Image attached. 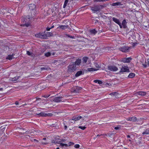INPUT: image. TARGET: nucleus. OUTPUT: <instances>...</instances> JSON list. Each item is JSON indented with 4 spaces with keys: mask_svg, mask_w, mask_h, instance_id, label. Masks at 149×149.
<instances>
[{
    "mask_svg": "<svg viewBox=\"0 0 149 149\" xmlns=\"http://www.w3.org/2000/svg\"><path fill=\"white\" fill-rule=\"evenodd\" d=\"M98 81V80H95L94 81V82L95 83H97Z\"/></svg>",
    "mask_w": 149,
    "mask_h": 149,
    "instance_id": "nucleus-54",
    "label": "nucleus"
},
{
    "mask_svg": "<svg viewBox=\"0 0 149 149\" xmlns=\"http://www.w3.org/2000/svg\"><path fill=\"white\" fill-rule=\"evenodd\" d=\"M130 70L128 67L124 66L122 67L121 68L120 71L119 72V74H122L124 72H129Z\"/></svg>",
    "mask_w": 149,
    "mask_h": 149,
    "instance_id": "nucleus-6",
    "label": "nucleus"
},
{
    "mask_svg": "<svg viewBox=\"0 0 149 149\" xmlns=\"http://www.w3.org/2000/svg\"><path fill=\"white\" fill-rule=\"evenodd\" d=\"M110 94V95H113L114 96H115V97H116L117 95L118 94V93H117L116 92H113V93H111V94Z\"/></svg>",
    "mask_w": 149,
    "mask_h": 149,
    "instance_id": "nucleus-33",
    "label": "nucleus"
},
{
    "mask_svg": "<svg viewBox=\"0 0 149 149\" xmlns=\"http://www.w3.org/2000/svg\"><path fill=\"white\" fill-rule=\"evenodd\" d=\"M147 64L149 66V59L147 60Z\"/></svg>",
    "mask_w": 149,
    "mask_h": 149,
    "instance_id": "nucleus-58",
    "label": "nucleus"
},
{
    "mask_svg": "<svg viewBox=\"0 0 149 149\" xmlns=\"http://www.w3.org/2000/svg\"><path fill=\"white\" fill-rule=\"evenodd\" d=\"M74 143L73 142H69V143H68V146H70L71 145H73L74 144Z\"/></svg>",
    "mask_w": 149,
    "mask_h": 149,
    "instance_id": "nucleus-39",
    "label": "nucleus"
},
{
    "mask_svg": "<svg viewBox=\"0 0 149 149\" xmlns=\"http://www.w3.org/2000/svg\"><path fill=\"white\" fill-rule=\"evenodd\" d=\"M15 104L16 105H17V104H19V103H18V102L17 101H16V102H15Z\"/></svg>",
    "mask_w": 149,
    "mask_h": 149,
    "instance_id": "nucleus-60",
    "label": "nucleus"
},
{
    "mask_svg": "<svg viewBox=\"0 0 149 149\" xmlns=\"http://www.w3.org/2000/svg\"><path fill=\"white\" fill-rule=\"evenodd\" d=\"M39 116L41 117H48L51 116L53 115L52 113H45L44 112H42L37 114Z\"/></svg>",
    "mask_w": 149,
    "mask_h": 149,
    "instance_id": "nucleus-5",
    "label": "nucleus"
},
{
    "mask_svg": "<svg viewBox=\"0 0 149 149\" xmlns=\"http://www.w3.org/2000/svg\"><path fill=\"white\" fill-rule=\"evenodd\" d=\"M68 26L67 25H61L58 26V28H59L63 29H65L68 27Z\"/></svg>",
    "mask_w": 149,
    "mask_h": 149,
    "instance_id": "nucleus-23",
    "label": "nucleus"
},
{
    "mask_svg": "<svg viewBox=\"0 0 149 149\" xmlns=\"http://www.w3.org/2000/svg\"><path fill=\"white\" fill-rule=\"evenodd\" d=\"M130 47L128 46H123L119 48L120 51L124 52H128Z\"/></svg>",
    "mask_w": 149,
    "mask_h": 149,
    "instance_id": "nucleus-7",
    "label": "nucleus"
},
{
    "mask_svg": "<svg viewBox=\"0 0 149 149\" xmlns=\"http://www.w3.org/2000/svg\"><path fill=\"white\" fill-rule=\"evenodd\" d=\"M135 76V74L133 73H130L128 76V77L130 78H133Z\"/></svg>",
    "mask_w": 149,
    "mask_h": 149,
    "instance_id": "nucleus-24",
    "label": "nucleus"
},
{
    "mask_svg": "<svg viewBox=\"0 0 149 149\" xmlns=\"http://www.w3.org/2000/svg\"><path fill=\"white\" fill-rule=\"evenodd\" d=\"M83 72L81 70L78 71L75 75V76L77 77L82 74Z\"/></svg>",
    "mask_w": 149,
    "mask_h": 149,
    "instance_id": "nucleus-20",
    "label": "nucleus"
},
{
    "mask_svg": "<svg viewBox=\"0 0 149 149\" xmlns=\"http://www.w3.org/2000/svg\"><path fill=\"white\" fill-rule=\"evenodd\" d=\"M29 10L31 13V17H34L35 15L37 13V11L36 10V6L33 4H31L29 5Z\"/></svg>",
    "mask_w": 149,
    "mask_h": 149,
    "instance_id": "nucleus-1",
    "label": "nucleus"
},
{
    "mask_svg": "<svg viewBox=\"0 0 149 149\" xmlns=\"http://www.w3.org/2000/svg\"><path fill=\"white\" fill-rule=\"evenodd\" d=\"M142 65L143 66L144 68H146L147 67V65L146 64H143Z\"/></svg>",
    "mask_w": 149,
    "mask_h": 149,
    "instance_id": "nucleus-49",
    "label": "nucleus"
},
{
    "mask_svg": "<svg viewBox=\"0 0 149 149\" xmlns=\"http://www.w3.org/2000/svg\"><path fill=\"white\" fill-rule=\"evenodd\" d=\"M99 7L100 8V10L101 9H103V8L106 7V6L105 5H98Z\"/></svg>",
    "mask_w": 149,
    "mask_h": 149,
    "instance_id": "nucleus-32",
    "label": "nucleus"
},
{
    "mask_svg": "<svg viewBox=\"0 0 149 149\" xmlns=\"http://www.w3.org/2000/svg\"><path fill=\"white\" fill-rule=\"evenodd\" d=\"M99 21L98 20L96 19V20H95V23H97L99 22Z\"/></svg>",
    "mask_w": 149,
    "mask_h": 149,
    "instance_id": "nucleus-55",
    "label": "nucleus"
},
{
    "mask_svg": "<svg viewBox=\"0 0 149 149\" xmlns=\"http://www.w3.org/2000/svg\"><path fill=\"white\" fill-rule=\"evenodd\" d=\"M66 35L67 36H68V37H69V38H70V35H69V34H66Z\"/></svg>",
    "mask_w": 149,
    "mask_h": 149,
    "instance_id": "nucleus-59",
    "label": "nucleus"
},
{
    "mask_svg": "<svg viewBox=\"0 0 149 149\" xmlns=\"http://www.w3.org/2000/svg\"><path fill=\"white\" fill-rule=\"evenodd\" d=\"M143 134H149V129H147L145 131L143 132L142 133Z\"/></svg>",
    "mask_w": 149,
    "mask_h": 149,
    "instance_id": "nucleus-27",
    "label": "nucleus"
},
{
    "mask_svg": "<svg viewBox=\"0 0 149 149\" xmlns=\"http://www.w3.org/2000/svg\"><path fill=\"white\" fill-rule=\"evenodd\" d=\"M113 134H113V133H111V134H108V135L109 136L111 137L113 135Z\"/></svg>",
    "mask_w": 149,
    "mask_h": 149,
    "instance_id": "nucleus-43",
    "label": "nucleus"
},
{
    "mask_svg": "<svg viewBox=\"0 0 149 149\" xmlns=\"http://www.w3.org/2000/svg\"><path fill=\"white\" fill-rule=\"evenodd\" d=\"M77 70L75 65L72 63V64L69 65L68 67V72H72Z\"/></svg>",
    "mask_w": 149,
    "mask_h": 149,
    "instance_id": "nucleus-3",
    "label": "nucleus"
},
{
    "mask_svg": "<svg viewBox=\"0 0 149 149\" xmlns=\"http://www.w3.org/2000/svg\"><path fill=\"white\" fill-rule=\"evenodd\" d=\"M132 58L131 57H128L126 58H124L122 59L121 62L124 63H129Z\"/></svg>",
    "mask_w": 149,
    "mask_h": 149,
    "instance_id": "nucleus-11",
    "label": "nucleus"
},
{
    "mask_svg": "<svg viewBox=\"0 0 149 149\" xmlns=\"http://www.w3.org/2000/svg\"><path fill=\"white\" fill-rule=\"evenodd\" d=\"M35 36L37 38H39L42 39H47L46 36L43 33H39L35 35Z\"/></svg>",
    "mask_w": 149,
    "mask_h": 149,
    "instance_id": "nucleus-4",
    "label": "nucleus"
},
{
    "mask_svg": "<svg viewBox=\"0 0 149 149\" xmlns=\"http://www.w3.org/2000/svg\"><path fill=\"white\" fill-rule=\"evenodd\" d=\"M89 32L91 35H94L97 33V31L95 29H93L90 30Z\"/></svg>",
    "mask_w": 149,
    "mask_h": 149,
    "instance_id": "nucleus-13",
    "label": "nucleus"
},
{
    "mask_svg": "<svg viewBox=\"0 0 149 149\" xmlns=\"http://www.w3.org/2000/svg\"><path fill=\"white\" fill-rule=\"evenodd\" d=\"M127 137L128 138H130V136L129 135H127Z\"/></svg>",
    "mask_w": 149,
    "mask_h": 149,
    "instance_id": "nucleus-64",
    "label": "nucleus"
},
{
    "mask_svg": "<svg viewBox=\"0 0 149 149\" xmlns=\"http://www.w3.org/2000/svg\"><path fill=\"white\" fill-rule=\"evenodd\" d=\"M88 59V58L87 57H84L82 58L83 62L84 63H86Z\"/></svg>",
    "mask_w": 149,
    "mask_h": 149,
    "instance_id": "nucleus-26",
    "label": "nucleus"
},
{
    "mask_svg": "<svg viewBox=\"0 0 149 149\" xmlns=\"http://www.w3.org/2000/svg\"><path fill=\"white\" fill-rule=\"evenodd\" d=\"M88 70L89 72L97 71L98 70V69L94 68H90L88 69Z\"/></svg>",
    "mask_w": 149,
    "mask_h": 149,
    "instance_id": "nucleus-25",
    "label": "nucleus"
},
{
    "mask_svg": "<svg viewBox=\"0 0 149 149\" xmlns=\"http://www.w3.org/2000/svg\"><path fill=\"white\" fill-rule=\"evenodd\" d=\"M41 132V131H38V130H34L33 131V132H33V133L35 134H37V133H40V132Z\"/></svg>",
    "mask_w": 149,
    "mask_h": 149,
    "instance_id": "nucleus-35",
    "label": "nucleus"
},
{
    "mask_svg": "<svg viewBox=\"0 0 149 149\" xmlns=\"http://www.w3.org/2000/svg\"><path fill=\"white\" fill-rule=\"evenodd\" d=\"M74 147L76 148H78L80 147V146L79 144H77L74 146Z\"/></svg>",
    "mask_w": 149,
    "mask_h": 149,
    "instance_id": "nucleus-40",
    "label": "nucleus"
},
{
    "mask_svg": "<svg viewBox=\"0 0 149 149\" xmlns=\"http://www.w3.org/2000/svg\"><path fill=\"white\" fill-rule=\"evenodd\" d=\"M51 54L49 52H48L45 54V55L46 57H49L51 56Z\"/></svg>",
    "mask_w": 149,
    "mask_h": 149,
    "instance_id": "nucleus-34",
    "label": "nucleus"
},
{
    "mask_svg": "<svg viewBox=\"0 0 149 149\" xmlns=\"http://www.w3.org/2000/svg\"><path fill=\"white\" fill-rule=\"evenodd\" d=\"M91 10L92 11H94V13L96 12L100 11V8H99L98 5H95L93 7H91Z\"/></svg>",
    "mask_w": 149,
    "mask_h": 149,
    "instance_id": "nucleus-9",
    "label": "nucleus"
},
{
    "mask_svg": "<svg viewBox=\"0 0 149 149\" xmlns=\"http://www.w3.org/2000/svg\"><path fill=\"white\" fill-rule=\"evenodd\" d=\"M54 25H52V26H51V27H50V28H51V29H52V28H54Z\"/></svg>",
    "mask_w": 149,
    "mask_h": 149,
    "instance_id": "nucleus-62",
    "label": "nucleus"
},
{
    "mask_svg": "<svg viewBox=\"0 0 149 149\" xmlns=\"http://www.w3.org/2000/svg\"><path fill=\"white\" fill-rule=\"evenodd\" d=\"M122 25L123 26V28H125L127 27L126 24L127 22L125 19H124L122 22Z\"/></svg>",
    "mask_w": 149,
    "mask_h": 149,
    "instance_id": "nucleus-22",
    "label": "nucleus"
},
{
    "mask_svg": "<svg viewBox=\"0 0 149 149\" xmlns=\"http://www.w3.org/2000/svg\"><path fill=\"white\" fill-rule=\"evenodd\" d=\"M122 5L120 2H117L115 3H113L111 5L112 6H119Z\"/></svg>",
    "mask_w": 149,
    "mask_h": 149,
    "instance_id": "nucleus-21",
    "label": "nucleus"
},
{
    "mask_svg": "<svg viewBox=\"0 0 149 149\" xmlns=\"http://www.w3.org/2000/svg\"><path fill=\"white\" fill-rule=\"evenodd\" d=\"M31 17V15H29V16H26L22 18V21L23 23H25L24 25L26 27H28L29 26L30 24V18Z\"/></svg>",
    "mask_w": 149,
    "mask_h": 149,
    "instance_id": "nucleus-2",
    "label": "nucleus"
},
{
    "mask_svg": "<svg viewBox=\"0 0 149 149\" xmlns=\"http://www.w3.org/2000/svg\"><path fill=\"white\" fill-rule=\"evenodd\" d=\"M19 78L18 76H16L14 78H13L11 79V81H16Z\"/></svg>",
    "mask_w": 149,
    "mask_h": 149,
    "instance_id": "nucleus-30",
    "label": "nucleus"
},
{
    "mask_svg": "<svg viewBox=\"0 0 149 149\" xmlns=\"http://www.w3.org/2000/svg\"><path fill=\"white\" fill-rule=\"evenodd\" d=\"M119 128H120V127L119 126L115 127L114 128V129L115 130H118V129H119Z\"/></svg>",
    "mask_w": 149,
    "mask_h": 149,
    "instance_id": "nucleus-52",
    "label": "nucleus"
},
{
    "mask_svg": "<svg viewBox=\"0 0 149 149\" xmlns=\"http://www.w3.org/2000/svg\"><path fill=\"white\" fill-rule=\"evenodd\" d=\"M51 29L50 28V27H47V28H46V30L47 31H49L50 29Z\"/></svg>",
    "mask_w": 149,
    "mask_h": 149,
    "instance_id": "nucleus-50",
    "label": "nucleus"
},
{
    "mask_svg": "<svg viewBox=\"0 0 149 149\" xmlns=\"http://www.w3.org/2000/svg\"><path fill=\"white\" fill-rule=\"evenodd\" d=\"M13 54H12V55H8L7 58V59L9 60H11L14 58L13 57Z\"/></svg>",
    "mask_w": 149,
    "mask_h": 149,
    "instance_id": "nucleus-29",
    "label": "nucleus"
},
{
    "mask_svg": "<svg viewBox=\"0 0 149 149\" xmlns=\"http://www.w3.org/2000/svg\"><path fill=\"white\" fill-rule=\"evenodd\" d=\"M120 26V28H122V24H121L120 22V24H118Z\"/></svg>",
    "mask_w": 149,
    "mask_h": 149,
    "instance_id": "nucleus-44",
    "label": "nucleus"
},
{
    "mask_svg": "<svg viewBox=\"0 0 149 149\" xmlns=\"http://www.w3.org/2000/svg\"><path fill=\"white\" fill-rule=\"evenodd\" d=\"M52 143H59L58 142H57V141H56V140H55V141H54V140H53L52 141Z\"/></svg>",
    "mask_w": 149,
    "mask_h": 149,
    "instance_id": "nucleus-46",
    "label": "nucleus"
},
{
    "mask_svg": "<svg viewBox=\"0 0 149 149\" xmlns=\"http://www.w3.org/2000/svg\"><path fill=\"white\" fill-rule=\"evenodd\" d=\"M104 136V134H100H100H98V135H97V136H96V137L97 136L99 137H100V136Z\"/></svg>",
    "mask_w": 149,
    "mask_h": 149,
    "instance_id": "nucleus-47",
    "label": "nucleus"
},
{
    "mask_svg": "<svg viewBox=\"0 0 149 149\" xmlns=\"http://www.w3.org/2000/svg\"><path fill=\"white\" fill-rule=\"evenodd\" d=\"M141 143V141H140V140H139L138 141H137L136 142V144L137 145L140 144Z\"/></svg>",
    "mask_w": 149,
    "mask_h": 149,
    "instance_id": "nucleus-45",
    "label": "nucleus"
},
{
    "mask_svg": "<svg viewBox=\"0 0 149 149\" xmlns=\"http://www.w3.org/2000/svg\"><path fill=\"white\" fill-rule=\"evenodd\" d=\"M81 89L82 88L81 87L77 86L73 88L72 92L76 93H79V91L81 90Z\"/></svg>",
    "mask_w": 149,
    "mask_h": 149,
    "instance_id": "nucleus-10",
    "label": "nucleus"
},
{
    "mask_svg": "<svg viewBox=\"0 0 149 149\" xmlns=\"http://www.w3.org/2000/svg\"><path fill=\"white\" fill-rule=\"evenodd\" d=\"M95 65L96 68H97L98 69L99 68H101V67L100 66V65L96 63L95 64Z\"/></svg>",
    "mask_w": 149,
    "mask_h": 149,
    "instance_id": "nucleus-37",
    "label": "nucleus"
},
{
    "mask_svg": "<svg viewBox=\"0 0 149 149\" xmlns=\"http://www.w3.org/2000/svg\"><path fill=\"white\" fill-rule=\"evenodd\" d=\"M41 70H49L50 68H41Z\"/></svg>",
    "mask_w": 149,
    "mask_h": 149,
    "instance_id": "nucleus-36",
    "label": "nucleus"
},
{
    "mask_svg": "<svg viewBox=\"0 0 149 149\" xmlns=\"http://www.w3.org/2000/svg\"><path fill=\"white\" fill-rule=\"evenodd\" d=\"M26 54L28 56H30L31 57L33 58H34L36 56H37V55L36 56V55H35L34 54L32 53L31 52L29 51H26Z\"/></svg>",
    "mask_w": 149,
    "mask_h": 149,
    "instance_id": "nucleus-14",
    "label": "nucleus"
},
{
    "mask_svg": "<svg viewBox=\"0 0 149 149\" xmlns=\"http://www.w3.org/2000/svg\"><path fill=\"white\" fill-rule=\"evenodd\" d=\"M136 94L144 96L146 94V93L143 91H139L136 93Z\"/></svg>",
    "mask_w": 149,
    "mask_h": 149,
    "instance_id": "nucleus-17",
    "label": "nucleus"
},
{
    "mask_svg": "<svg viewBox=\"0 0 149 149\" xmlns=\"http://www.w3.org/2000/svg\"><path fill=\"white\" fill-rule=\"evenodd\" d=\"M33 141H36L37 142H38V141L36 139H33Z\"/></svg>",
    "mask_w": 149,
    "mask_h": 149,
    "instance_id": "nucleus-61",
    "label": "nucleus"
},
{
    "mask_svg": "<svg viewBox=\"0 0 149 149\" xmlns=\"http://www.w3.org/2000/svg\"><path fill=\"white\" fill-rule=\"evenodd\" d=\"M60 146L61 147H63L64 146V143H60Z\"/></svg>",
    "mask_w": 149,
    "mask_h": 149,
    "instance_id": "nucleus-51",
    "label": "nucleus"
},
{
    "mask_svg": "<svg viewBox=\"0 0 149 149\" xmlns=\"http://www.w3.org/2000/svg\"><path fill=\"white\" fill-rule=\"evenodd\" d=\"M70 38L72 39H74V37L73 36H70Z\"/></svg>",
    "mask_w": 149,
    "mask_h": 149,
    "instance_id": "nucleus-57",
    "label": "nucleus"
},
{
    "mask_svg": "<svg viewBox=\"0 0 149 149\" xmlns=\"http://www.w3.org/2000/svg\"><path fill=\"white\" fill-rule=\"evenodd\" d=\"M108 70L112 71H116L118 70L117 67L114 65H110L108 67Z\"/></svg>",
    "mask_w": 149,
    "mask_h": 149,
    "instance_id": "nucleus-8",
    "label": "nucleus"
},
{
    "mask_svg": "<svg viewBox=\"0 0 149 149\" xmlns=\"http://www.w3.org/2000/svg\"><path fill=\"white\" fill-rule=\"evenodd\" d=\"M136 118L135 117H130L128 118V120H130V121L135 122L136 120Z\"/></svg>",
    "mask_w": 149,
    "mask_h": 149,
    "instance_id": "nucleus-19",
    "label": "nucleus"
},
{
    "mask_svg": "<svg viewBox=\"0 0 149 149\" xmlns=\"http://www.w3.org/2000/svg\"><path fill=\"white\" fill-rule=\"evenodd\" d=\"M64 146H65L66 147H67L68 146V144H65L64 143Z\"/></svg>",
    "mask_w": 149,
    "mask_h": 149,
    "instance_id": "nucleus-56",
    "label": "nucleus"
},
{
    "mask_svg": "<svg viewBox=\"0 0 149 149\" xmlns=\"http://www.w3.org/2000/svg\"><path fill=\"white\" fill-rule=\"evenodd\" d=\"M97 83L99 84H102V81H100V80H98V81L97 82Z\"/></svg>",
    "mask_w": 149,
    "mask_h": 149,
    "instance_id": "nucleus-48",
    "label": "nucleus"
},
{
    "mask_svg": "<svg viewBox=\"0 0 149 149\" xmlns=\"http://www.w3.org/2000/svg\"><path fill=\"white\" fill-rule=\"evenodd\" d=\"M64 127L65 129V130L67 128V126L65 125V123L64 124Z\"/></svg>",
    "mask_w": 149,
    "mask_h": 149,
    "instance_id": "nucleus-53",
    "label": "nucleus"
},
{
    "mask_svg": "<svg viewBox=\"0 0 149 149\" xmlns=\"http://www.w3.org/2000/svg\"><path fill=\"white\" fill-rule=\"evenodd\" d=\"M82 118V117L80 116H76L75 117H73L71 119V120L76 121L79 120L80 118Z\"/></svg>",
    "mask_w": 149,
    "mask_h": 149,
    "instance_id": "nucleus-15",
    "label": "nucleus"
},
{
    "mask_svg": "<svg viewBox=\"0 0 149 149\" xmlns=\"http://www.w3.org/2000/svg\"><path fill=\"white\" fill-rule=\"evenodd\" d=\"M68 1V0H65L64 2V4L63 6V8H65L66 7Z\"/></svg>",
    "mask_w": 149,
    "mask_h": 149,
    "instance_id": "nucleus-31",
    "label": "nucleus"
},
{
    "mask_svg": "<svg viewBox=\"0 0 149 149\" xmlns=\"http://www.w3.org/2000/svg\"><path fill=\"white\" fill-rule=\"evenodd\" d=\"M104 1V0H95L94 2H100V1Z\"/></svg>",
    "mask_w": 149,
    "mask_h": 149,
    "instance_id": "nucleus-42",
    "label": "nucleus"
},
{
    "mask_svg": "<svg viewBox=\"0 0 149 149\" xmlns=\"http://www.w3.org/2000/svg\"><path fill=\"white\" fill-rule=\"evenodd\" d=\"M50 95H44L42 96V97H43L45 98H47V97H49L50 96Z\"/></svg>",
    "mask_w": 149,
    "mask_h": 149,
    "instance_id": "nucleus-41",
    "label": "nucleus"
},
{
    "mask_svg": "<svg viewBox=\"0 0 149 149\" xmlns=\"http://www.w3.org/2000/svg\"><path fill=\"white\" fill-rule=\"evenodd\" d=\"M81 62V60L79 59H77L73 63V64L76 65H79Z\"/></svg>",
    "mask_w": 149,
    "mask_h": 149,
    "instance_id": "nucleus-16",
    "label": "nucleus"
},
{
    "mask_svg": "<svg viewBox=\"0 0 149 149\" xmlns=\"http://www.w3.org/2000/svg\"><path fill=\"white\" fill-rule=\"evenodd\" d=\"M46 36L47 39V37H49L50 36H52L53 35V34L51 32H48L47 33L45 34Z\"/></svg>",
    "mask_w": 149,
    "mask_h": 149,
    "instance_id": "nucleus-28",
    "label": "nucleus"
},
{
    "mask_svg": "<svg viewBox=\"0 0 149 149\" xmlns=\"http://www.w3.org/2000/svg\"><path fill=\"white\" fill-rule=\"evenodd\" d=\"M78 128L82 130H84L86 128V127L85 126L82 127L81 126H79Z\"/></svg>",
    "mask_w": 149,
    "mask_h": 149,
    "instance_id": "nucleus-38",
    "label": "nucleus"
},
{
    "mask_svg": "<svg viewBox=\"0 0 149 149\" xmlns=\"http://www.w3.org/2000/svg\"><path fill=\"white\" fill-rule=\"evenodd\" d=\"M112 20L113 22H115L118 24H120V20L119 19H118L114 17H113L112 18Z\"/></svg>",
    "mask_w": 149,
    "mask_h": 149,
    "instance_id": "nucleus-18",
    "label": "nucleus"
},
{
    "mask_svg": "<svg viewBox=\"0 0 149 149\" xmlns=\"http://www.w3.org/2000/svg\"><path fill=\"white\" fill-rule=\"evenodd\" d=\"M42 143L44 144V145H46V144H48V143H42Z\"/></svg>",
    "mask_w": 149,
    "mask_h": 149,
    "instance_id": "nucleus-63",
    "label": "nucleus"
},
{
    "mask_svg": "<svg viewBox=\"0 0 149 149\" xmlns=\"http://www.w3.org/2000/svg\"><path fill=\"white\" fill-rule=\"evenodd\" d=\"M62 97H55L53 101L54 102H58L61 101V99L62 98Z\"/></svg>",
    "mask_w": 149,
    "mask_h": 149,
    "instance_id": "nucleus-12",
    "label": "nucleus"
}]
</instances>
